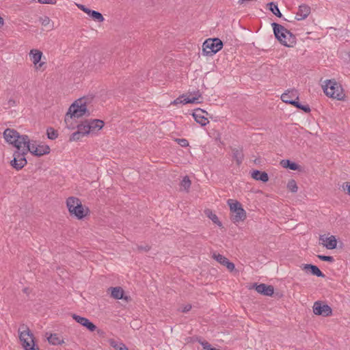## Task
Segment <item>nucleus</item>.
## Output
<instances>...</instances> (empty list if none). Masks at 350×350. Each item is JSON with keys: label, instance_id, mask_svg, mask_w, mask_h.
<instances>
[{"label": "nucleus", "instance_id": "39448f33", "mask_svg": "<svg viewBox=\"0 0 350 350\" xmlns=\"http://www.w3.org/2000/svg\"><path fill=\"white\" fill-rule=\"evenodd\" d=\"M3 137L8 143L13 145L18 150L22 148L23 143H27V135H20L13 129H6L3 132Z\"/></svg>", "mask_w": 350, "mask_h": 350}, {"label": "nucleus", "instance_id": "0eeeda50", "mask_svg": "<svg viewBox=\"0 0 350 350\" xmlns=\"http://www.w3.org/2000/svg\"><path fill=\"white\" fill-rule=\"evenodd\" d=\"M19 332V338L25 350H40L38 347H35L33 334L27 325H23Z\"/></svg>", "mask_w": 350, "mask_h": 350}, {"label": "nucleus", "instance_id": "9b49d317", "mask_svg": "<svg viewBox=\"0 0 350 350\" xmlns=\"http://www.w3.org/2000/svg\"><path fill=\"white\" fill-rule=\"evenodd\" d=\"M194 96L192 98H185V96L183 95L181 96H179L176 99H175L172 104L176 105L178 103L182 104H187V103H200V102L198 101V99L201 98L202 94L200 92L199 90L193 92Z\"/></svg>", "mask_w": 350, "mask_h": 350}, {"label": "nucleus", "instance_id": "603ef678", "mask_svg": "<svg viewBox=\"0 0 350 350\" xmlns=\"http://www.w3.org/2000/svg\"><path fill=\"white\" fill-rule=\"evenodd\" d=\"M209 350H220L219 349H217V348H215V347H211Z\"/></svg>", "mask_w": 350, "mask_h": 350}, {"label": "nucleus", "instance_id": "1a4fd4ad", "mask_svg": "<svg viewBox=\"0 0 350 350\" xmlns=\"http://www.w3.org/2000/svg\"><path fill=\"white\" fill-rule=\"evenodd\" d=\"M27 153L22 148L16 149L13 153V159L10 161L11 166L16 170H21L27 163Z\"/></svg>", "mask_w": 350, "mask_h": 350}, {"label": "nucleus", "instance_id": "473e14b6", "mask_svg": "<svg viewBox=\"0 0 350 350\" xmlns=\"http://www.w3.org/2000/svg\"><path fill=\"white\" fill-rule=\"evenodd\" d=\"M109 344L116 350H129V349L124 344H123L122 342L118 343V342H116L114 340H110Z\"/></svg>", "mask_w": 350, "mask_h": 350}, {"label": "nucleus", "instance_id": "58836bf2", "mask_svg": "<svg viewBox=\"0 0 350 350\" xmlns=\"http://www.w3.org/2000/svg\"><path fill=\"white\" fill-rule=\"evenodd\" d=\"M317 257L323 261H326V262H333L334 261V257L331 256L318 255Z\"/></svg>", "mask_w": 350, "mask_h": 350}, {"label": "nucleus", "instance_id": "8fccbe9b", "mask_svg": "<svg viewBox=\"0 0 350 350\" xmlns=\"http://www.w3.org/2000/svg\"><path fill=\"white\" fill-rule=\"evenodd\" d=\"M4 24V21L2 17L0 16V27H2Z\"/></svg>", "mask_w": 350, "mask_h": 350}, {"label": "nucleus", "instance_id": "b1692460", "mask_svg": "<svg viewBox=\"0 0 350 350\" xmlns=\"http://www.w3.org/2000/svg\"><path fill=\"white\" fill-rule=\"evenodd\" d=\"M320 240L324 242V245L329 250H333L336 247L337 241L334 236L332 235L329 237L323 239V236H321Z\"/></svg>", "mask_w": 350, "mask_h": 350}, {"label": "nucleus", "instance_id": "49530a36", "mask_svg": "<svg viewBox=\"0 0 350 350\" xmlns=\"http://www.w3.org/2000/svg\"><path fill=\"white\" fill-rule=\"evenodd\" d=\"M77 7L82 11H83L85 13V10H88V8H87L86 6H85L84 5H81V4H78L77 5Z\"/></svg>", "mask_w": 350, "mask_h": 350}, {"label": "nucleus", "instance_id": "4be33fe9", "mask_svg": "<svg viewBox=\"0 0 350 350\" xmlns=\"http://www.w3.org/2000/svg\"><path fill=\"white\" fill-rule=\"evenodd\" d=\"M251 176L256 180L267 183L269 180V176L267 172L254 170L251 172Z\"/></svg>", "mask_w": 350, "mask_h": 350}, {"label": "nucleus", "instance_id": "423d86ee", "mask_svg": "<svg viewBox=\"0 0 350 350\" xmlns=\"http://www.w3.org/2000/svg\"><path fill=\"white\" fill-rule=\"evenodd\" d=\"M227 202L230 206L232 222L236 224L244 221L246 218V212L243 208L241 204L232 199H229Z\"/></svg>", "mask_w": 350, "mask_h": 350}, {"label": "nucleus", "instance_id": "864d4df0", "mask_svg": "<svg viewBox=\"0 0 350 350\" xmlns=\"http://www.w3.org/2000/svg\"><path fill=\"white\" fill-rule=\"evenodd\" d=\"M23 292L25 293H28V288H25L23 289Z\"/></svg>", "mask_w": 350, "mask_h": 350}, {"label": "nucleus", "instance_id": "37998d69", "mask_svg": "<svg viewBox=\"0 0 350 350\" xmlns=\"http://www.w3.org/2000/svg\"><path fill=\"white\" fill-rule=\"evenodd\" d=\"M199 343L202 346L204 349L209 350L211 345L206 340H198Z\"/></svg>", "mask_w": 350, "mask_h": 350}, {"label": "nucleus", "instance_id": "f8f14e48", "mask_svg": "<svg viewBox=\"0 0 350 350\" xmlns=\"http://www.w3.org/2000/svg\"><path fill=\"white\" fill-rule=\"evenodd\" d=\"M43 54L38 49H31L29 52V57L36 69H40L45 63L41 62Z\"/></svg>", "mask_w": 350, "mask_h": 350}, {"label": "nucleus", "instance_id": "de8ad7c7", "mask_svg": "<svg viewBox=\"0 0 350 350\" xmlns=\"http://www.w3.org/2000/svg\"><path fill=\"white\" fill-rule=\"evenodd\" d=\"M191 309V305H187L184 307V308L183 309V312H189L190 310Z\"/></svg>", "mask_w": 350, "mask_h": 350}, {"label": "nucleus", "instance_id": "f3484780", "mask_svg": "<svg viewBox=\"0 0 350 350\" xmlns=\"http://www.w3.org/2000/svg\"><path fill=\"white\" fill-rule=\"evenodd\" d=\"M88 122V127L90 130V134L96 133L104 126V122L101 120L94 119V120H87Z\"/></svg>", "mask_w": 350, "mask_h": 350}, {"label": "nucleus", "instance_id": "c756f323", "mask_svg": "<svg viewBox=\"0 0 350 350\" xmlns=\"http://www.w3.org/2000/svg\"><path fill=\"white\" fill-rule=\"evenodd\" d=\"M298 100H299L295 99V100L290 101L291 105L295 106V107H297L299 109L302 110L305 113H309L310 111V108L309 105H302Z\"/></svg>", "mask_w": 350, "mask_h": 350}, {"label": "nucleus", "instance_id": "c03bdc74", "mask_svg": "<svg viewBox=\"0 0 350 350\" xmlns=\"http://www.w3.org/2000/svg\"><path fill=\"white\" fill-rule=\"evenodd\" d=\"M38 1L42 4L54 5L56 3V0H38Z\"/></svg>", "mask_w": 350, "mask_h": 350}, {"label": "nucleus", "instance_id": "a878e982", "mask_svg": "<svg viewBox=\"0 0 350 350\" xmlns=\"http://www.w3.org/2000/svg\"><path fill=\"white\" fill-rule=\"evenodd\" d=\"M85 13L93 20L97 22L101 23L105 21V18L102 14L98 11L92 10L89 8L88 10H85Z\"/></svg>", "mask_w": 350, "mask_h": 350}, {"label": "nucleus", "instance_id": "c85d7f7f", "mask_svg": "<svg viewBox=\"0 0 350 350\" xmlns=\"http://www.w3.org/2000/svg\"><path fill=\"white\" fill-rule=\"evenodd\" d=\"M111 296L116 299H121L123 298L124 296V291L123 289L120 287H111Z\"/></svg>", "mask_w": 350, "mask_h": 350}, {"label": "nucleus", "instance_id": "79ce46f5", "mask_svg": "<svg viewBox=\"0 0 350 350\" xmlns=\"http://www.w3.org/2000/svg\"><path fill=\"white\" fill-rule=\"evenodd\" d=\"M176 142L182 147H187L189 146V142L186 139H176Z\"/></svg>", "mask_w": 350, "mask_h": 350}, {"label": "nucleus", "instance_id": "6e6552de", "mask_svg": "<svg viewBox=\"0 0 350 350\" xmlns=\"http://www.w3.org/2000/svg\"><path fill=\"white\" fill-rule=\"evenodd\" d=\"M222 47L223 42L219 38H208L203 43L202 53L205 55L212 56L219 51Z\"/></svg>", "mask_w": 350, "mask_h": 350}, {"label": "nucleus", "instance_id": "3c124183", "mask_svg": "<svg viewBox=\"0 0 350 350\" xmlns=\"http://www.w3.org/2000/svg\"><path fill=\"white\" fill-rule=\"evenodd\" d=\"M97 331V333L100 335H102L103 334V331L101 330V329H96Z\"/></svg>", "mask_w": 350, "mask_h": 350}, {"label": "nucleus", "instance_id": "a211bd4d", "mask_svg": "<svg viewBox=\"0 0 350 350\" xmlns=\"http://www.w3.org/2000/svg\"><path fill=\"white\" fill-rule=\"evenodd\" d=\"M231 151L233 159L235 160L237 165H240L244 159L243 147L231 148Z\"/></svg>", "mask_w": 350, "mask_h": 350}, {"label": "nucleus", "instance_id": "4c0bfd02", "mask_svg": "<svg viewBox=\"0 0 350 350\" xmlns=\"http://www.w3.org/2000/svg\"><path fill=\"white\" fill-rule=\"evenodd\" d=\"M85 135H82L80 132L77 131L76 132L73 133L70 137V141H78L81 137H84Z\"/></svg>", "mask_w": 350, "mask_h": 350}, {"label": "nucleus", "instance_id": "4468645a", "mask_svg": "<svg viewBox=\"0 0 350 350\" xmlns=\"http://www.w3.org/2000/svg\"><path fill=\"white\" fill-rule=\"evenodd\" d=\"M208 115V113L200 108H198L193 113V116L195 120L199 123L201 126H204L208 124L209 121L208 118L204 116V115Z\"/></svg>", "mask_w": 350, "mask_h": 350}, {"label": "nucleus", "instance_id": "bb28decb", "mask_svg": "<svg viewBox=\"0 0 350 350\" xmlns=\"http://www.w3.org/2000/svg\"><path fill=\"white\" fill-rule=\"evenodd\" d=\"M280 164L284 168H288L291 170H299L300 169V165L295 162H292L288 159L282 160L280 161Z\"/></svg>", "mask_w": 350, "mask_h": 350}, {"label": "nucleus", "instance_id": "f03ea898", "mask_svg": "<svg viewBox=\"0 0 350 350\" xmlns=\"http://www.w3.org/2000/svg\"><path fill=\"white\" fill-rule=\"evenodd\" d=\"M275 38L284 46L293 47L296 44V38L289 30L276 23L271 24Z\"/></svg>", "mask_w": 350, "mask_h": 350}, {"label": "nucleus", "instance_id": "5701e85b", "mask_svg": "<svg viewBox=\"0 0 350 350\" xmlns=\"http://www.w3.org/2000/svg\"><path fill=\"white\" fill-rule=\"evenodd\" d=\"M50 147L45 144H38V147L33 150L34 156L40 157L43 155L48 154L50 152Z\"/></svg>", "mask_w": 350, "mask_h": 350}, {"label": "nucleus", "instance_id": "dca6fc26", "mask_svg": "<svg viewBox=\"0 0 350 350\" xmlns=\"http://www.w3.org/2000/svg\"><path fill=\"white\" fill-rule=\"evenodd\" d=\"M299 100V93L297 90H288L281 95V100L286 103L291 104L290 101Z\"/></svg>", "mask_w": 350, "mask_h": 350}, {"label": "nucleus", "instance_id": "e433bc0d", "mask_svg": "<svg viewBox=\"0 0 350 350\" xmlns=\"http://www.w3.org/2000/svg\"><path fill=\"white\" fill-rule=\"evenodd\" d=\"M208 213H206L207 216L213 221V222L217 224L219 226H221V223L218 217L210 211H208Z\"/></svg>", "mask_w": 350, "mask_h": 350}, {"label": "nucleus", "instance_id": "aec40b11", "mask_svg": "<svg viewBox=\"0 0 350 350\" xmlns=\"http://www.w3.org/2000/svg\"><path fill=\"white\" fill-rule=\"evenodd\" d=\"M310 11L311 10L310 6L306 4H302L299 6V10L297 12L295 18L297 21L304 20L310 14Z\"/></svg>", "mask_w": 350, "mask_h": 350}, {"label": "nucleus", "instance_id": "cd10ccee", "mask_svg": "<svg viewBox=\"0 0 350 350\" xmlns=\"http://www.w3.org/2000/svg\"><path fill=\"white\" fill-rule=\"evenodd\" d=\"M47 340L53 345H62L64 342V340L61 339L57 334H50V336L47 337Z\"/></svg>", "mask_w": 350, "mask_h": 350}, {"label": "nucleus", "instance_id": "20e7f679", "mask_svg": "<svg viewBox=\"0 0 350 350\" xmlns=\"http://www.w3.org/2000/svg\"><path fill=\"white\" fill-rule=\"evenodd\" d=\"M66 205L70 215L79 219H83L89 211L88 208H84L80 200L75 197H69L66 200Z\"/></svg>", "mask_w": 350, "mask_h": 350}, {"label": "nucleus", "instance_id": "393cba45", "mask_svg": "<svg viewBox=\"0 0 350 350\" xmlns=\"http://www.w3.org/2000/svg\"><path fill=\"white\" fill-rule=\"evenodd\" d=\"M27 143H23L22 145H23V149L24 151L27 154L28 152H31L34 156V152L33 150H35V148L38 147V144H36V142H30L29 137L27 135Z\"/></svg>", "mask_w": 350, "mask_h": 350}, {"label": "nucleus", "instance_id": "09e8293b", "mask_svg": "<svg viewBox=\"0 0 350 350\" xmlns=\"http://www.w3.org/2000/svg\"><path fill=\"white\" fill-rule=\"evenodd\" d=\"M344 190H347V193L350 195V184L348 185V183H347L346 187L344 188Z\"/></svg>", "mask_w": 350, "mask_h": 350}, {"label": "nucleus", "instance_id": "f257e3e1", "mask_svg": "<svg viewBox=\"0 0 350 350\" xmlns=\"http://www.w3.org/2000/svg\"><path fill=\"white\" fill-rule=\"evenodd\" d=\"M92 98L82 97L75 100L69 107L65 116L64 122L66 127L74 129L75 124L72 122L73 118H81L83 116H89L90 113L87 108Z\"/></svg>", "mask_w": 350, "mask_h": 350}, {"label": "nucleus", "instance_id": "a18cd8bd", "mask_svg": "<svg viewBox=\"0 0 350 350\" xmlns=\"http://www.w3.org/2000/svg\"><path fill=\"white\" fill-rule=\"evenodd\" d=\"M137 250L139 251L148 252L150 250V246L148 245H138Z\"/></svg>", "mask_w": 350, "mask_h": 350}, {"label": "nucleus", "instance_id": "6ab92c4d", "mask_svg": "<svg viewBox=\"0 0 350 350\" xmlns=\"http://www.w3.org/2000/svg\"><path fill=\"white\" fill-rule=\"evenodd\" d=\"M213 257L221 265L226 266L229 271H232L234 269L235 267L234 263L230 262L227 258L222 256L221 254H213Z\"/></svg>", "mask_w": 350, "mask_h": 350}, {"label": "nucleus", "instance_id": "7c9ffc66", "mask_svg": "<svg viewBox=\"0 0 350 350\" xmlns=\"http://www.w3.org/2000/svg\"><path fill=\"white\" fill-rule=\"evenodd\" d=\"M77 131L79 132H80L82 135H87L90 134V130L88 128V127H89L88 120H85L83 122H82L81 124H78L77 126Z\"/></svg>", "mask_w": 350, "mask_h": 350}, {"label": "nucleus", "instance_id": "9d476101", "mask_svg": "<svg viewBox=\"0 0 350 350\" xmlns=\"http://www.w3.org/2000/svg\"><path fill=\"white\" fill-rule=\"evenodd\" d=\"M312 309L314 314L318 316L326 317L332 314V309L331 307L321 301H315Z\"/></svg>", "mask_w": 350, "mask_h": 350}, {"label": "nucleus", "instance_id": "f704fd0d", "mask_svg": "<svg viewBox=\"0 0 350 350\" xmlns=\"http://www.w3.org/2000/svg\"><path fill=\"white\" fill-rule=\"evenodd\" d=\"M46 134L48 138L50 139H55L58 136L57 131L52 127L47 129Z\"/></svg>", "mask_w": 350, "mask_h": 350}, {"label": "nucleus", "instance_id": "7ed1b4c3", "mask_svg": "<svg viewBox=\"0 0 350 350\" xmlns=\"http://www.w3.org/2000/svg\"><path fill=\"white\" fill-rule=\"evenodd\" d=\"M325 84L323 85L325 94L331 98L338 100H343L345 97L343 89L340 84L334 80H326Z\"/></svg>", "mask_w": 350, "mask_h": 350}, {"label": "nucleus", "instance_id": "72a5a7b5", "mask_svg": "<svg viewBox=\"0 0 350 350\" xmlns=\"http://www.w3.org/2000/svg\"><path fill=\"white\" fill-rule=\"evenodd\" d=\"M287 189L293 193H296L297 191L298 187L295 180L291 179L288 182Z\"/></svg>", "mask_w": 350, "mask_h": 350}, {"label": "nucleus", "instance_id": "a19ab883", "mask_svg": "<svg viewBox=\"0 0 350 350\" xmlns=\"http://www.w3.org/2000/svg\"><path fill=\"white\" fill-rule=\"evenodd\" d=\"M16 105H17L16 101L14 99L10 98L8 101L6 106H5V109H10V108H11L12 107H15Z\"/></svg>", "mask_w": 350, "mask_h": 350}, {"label": "nucleus", "instance_id": "412c9836", "mask_svg": "<svg viewBox=\"0 0 350 350\" xmlns=\"http://www.w3.org/2000/svg\"><path fill=\"white\" fill-rule=\"evenodd\" d=\"M303 269L306 271H310L313 275H316L320 278H325V274L319 269L316 265L311 264L304 265Z\"/></svg>", "mask_w": 350, "mask_h": 350}, {"label": "nucleus", "instance_id": "ddd939ff", "mask_svg": "<svg viewBox=\"0 0 350 350\" xmlns=\"http://www.w3.org/2000/svg\"><path fill=\"white\" fill-rule=\"evenodd\" d=\"M72 317L73 319L76 321V322L85 327L89 331L94 332L96 329V326L88 319L75 314H73Z\"/></svg>", "mask_w": 350, "mask_h": 350}, {"label": "nucleus", "instance_id": "2f4dec72", "mask_svg": "<svg viewBox=\"0 0 350 350\" xmlns=\"http://www.w3.org/2000/svg\"><path fill=\"white\" fill-rule=\"evenodd\" d=\"M268 5L269 6V10L275 14L276 16L281 18L282 17V14L280 12L278 6L277 4H275L273 2H270L268 3Z\"/></svg>", "mask_w": 350, "mask_h": 350}, {"label": "nucleus", "instance_id": "ea45409f", "mask_svg": "<svg viewBox=\"0 0 350 350\" xmlns=\"http://www.w3.org/2000/svg\"><path fill=\"white\" fill-rule=\"evenodd\" d=\"M40 22L41 23V24L43 26H46L50 23L51 20H50L49 17L45 16L44 17L40 18Z\"/></svg>", "mask_w": 350, "mask_h": 350}, {"label": "nucleus", "instance_id": "c9c22d12", "mask_svg": "<svg viewBox=\"0 0 350 350\" xmlns=\"http://www.w3.org/2000/svg\"><path fill=\"white\" fill-rule=\"evenodd\" d=\"M191 183L188 176H185L180 183L181 187H183L186 191L189 190L191 187Z\"/></svg>", "mask_w": 350, "mask_h": 350}, {"label": "nucleus", "instance_id": "2eb2a0df", "mask_svg": "<svg viewBox=\"0 0 350 350\" xmlns=\"http://www.w3.org/2000/svg\"><path fill=\"white\" fill-rule=\"evenodd\" d=\"M253 287L258 293L265 296H271L274 293V288L271 285H267L265 284H257L255 283Z\"/></svg>", "mask_w": 350, "mask_h": 350}]
</instances>
